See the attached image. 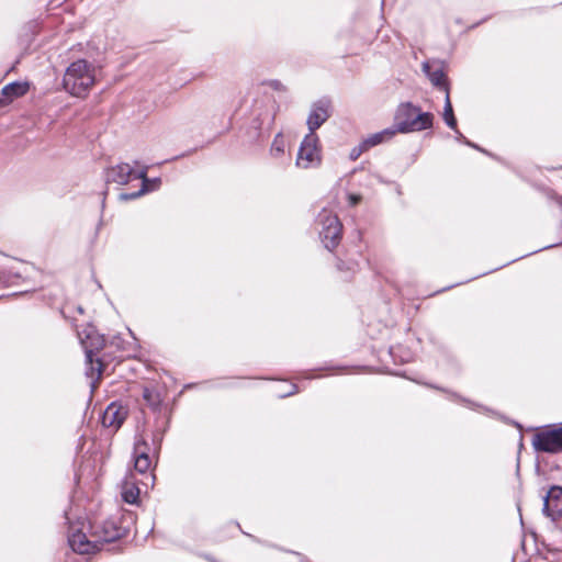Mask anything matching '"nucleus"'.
Masks as SVG:
<instances>
[{"mask_svg": "<svg viewBox=\"0 0 562 562\" xmlns=\"http://www.w3.org/2000/svg\"><path fill=\"white\" fill-rule=\"evenodd\" d=\"M434 114L422 112V109L411 102L401 103L395 112L396 133L420 132L431 128Z\"/></svg>", "mask_w": 562, "mask_h": 562, "instance_id": "f257e3e1", "label": "nucleus"}, {"mask_svg": "<svg viewBox=\"0 0 562 562\" xmlns=\"http://www.w3.org/2000/svg\"><path fill=\"white\" fill-rule=\"evenodd\" d=\"M93 71L92 65L85 59L71 63L64 75V88L72 95H85L94 83Z\"/></svg>", "mask_w": 562, "mask_h": 562, "instance_id": "f03ea898", "label": "nucleus"}, {"mask_svg": "<svg viewBox=\"0 0 562 562\" xmlns=\"http://www.w3.org/2000/svg\"><path fill=\"white\" fill-rule=\"evenodd\" d=\"M132 522L131 515L111 516L102 522H91L92 536L98 542H113L128 533Z\"/></svg>", "mask_w": 562, "mask_h": 562, "instance_id": "7ed1b4c3", "label": "nucleus"}, {"mask_svg": "<svg viewBox=\"0 0 562 562\" xmlns=\"http://www.w3.org/2000/svg\"><path fill=\"white\" fill-rule=\"evenodd\" d=\"M317 223L322 227L319 231L322 243L326 249L331 251L340 243L342 224L336 214L325 209L319 212Z\"/></svg>", "mask_w": 562, "mask_h": 562, "instance_id": "20e7f679", "label": "nucleus"}, {"mask_svg": "<svg viewBox=\"0 0 562 562\" xmlns=\"http://www.w3.org/2000/svg\"><path fill=\"white\" fill-rule=\"evenodd\" d=\"M87 361V375L91 379L94 376L97 380L101 376L103 364L99 358L94 359L95 353L104 347V338L95 333L87 334L86 339H82Z\"/></svg>", "mask_w": 562, "mask_h": 562, "instance_id": "39448f33", "label": "nucleus"}, {"mask_svg": "<svg viewBox=\"0 0 562 562\" xmlns=\"http://www.w3.org/2000/svg\"><path fill=\"white\" fill-rule=\"evenodd\" d=\"M322 162L318 137L315 133H308L303 138L296 157V166L308 169L318 167Z\"/></svg>", "mask_w": 562, "mask_h": 562, "instance_id": "423d86ee", "label": "nucleus"}, {"mask_svg": "<svg viewBox=\"0 0 562 562\" xmlns=\"http://www.w3.org/2000/svg\"><path fill=\"white\" fill-rule=\"evenodd\" d=\"M532 446L539 452H562V427L537 432L533 436Z\"/></svg>", "mask_w": 562, "mask_h": 562, "instance_id": "0eeeda50", "label": "nucleus"}, {"mask_svg": "<svg viewBox=\"0 0 562 562\" xmlns=\"http://www.w3.org/2000/svg\"><path fill=\"white\" fill-rule=\"evenodd\" d=\"M542 513L552 521L562 519V486L552 485L550 490L542 496Z\"/></svg>", "mask_w": 562, "mask_h": 562, "instance_id": "6e6552de", "label": "nucleus"}, {"mask_svg": "<svg viewBox=\"0 0 562 562\" xmlns=\"http://www.w3.org/2000/svg\"><path fill=\"white\" fill-rule=\"evenodd\" d=\"M331 103L328 99H321L313 103L306 124L308 133H315L330 116Z\"/></svg>", "mask_w": 562, "mask_h": 562, "instance_id": "1a4fd4ad", "label": "nucleus"}, {"mask_svg": "<svg viewBox=\"0 0 562 562\" xmlns=\"http://www.w3.org/2000/svg\"><path fill=\"white\" fill-rule=\"evenodd\" d=\"M135 171L130 164L121 162L114 167H110L105 170V182L108 184L115 183L119 186L127 184L132 179H135Z\"/></svg>", "mask_w": 562, "mask_h": 562, "instance_id": "9d476101", "label": "nucleus"}, {"mask_svg": "<svg viewBox=\"0 0 562 562\" xmlns=\"http://www.w3.org/2000/svg\"><path fill=\"white\" fill-rule=\"evenodd\" d=\"M126 417L127 411L121 404L113 402L103 412L101 422L103 427L116 431L123 425Z\"/></svg>", "mask_w": 562, "mask_h": 562, "instance_id": "9b49d317", "label": "nucleus"}, {"mask_svg": "<svg viewBox=\"0 0 562 562\" xmlns=\"http://www.w3.org/2000/svg\"><path fill=\"white\" fill-rule=\"evenodd\" d=\"M68 543L79 554H88L99 549L97 540H89L86 533L79 529H74V527L69 528Z\"/></svg>", "mask_w": 562, "mask_h": 562, "instance_id": "f8f14e48", "label": "nucleus"}, {"mask_svg": "<svg viewBox=\"0 0 562 562\" xmlns=\"http://www.w3.org/2000/svg\"><path fill=\"white\" fill-rule=\"evenodd\" d=\"M135 179L142 180V187L138 191L133 193H120L119 199L120 201H130L135 200L139 198L140 195L155 191L159 189L161 184L160 178H148L147 177V168H144L143 170L138 171L137 175H135Z\"/></svg>", "mask_w": 562, "mask_h": 562, "instance_id": "ddd939ff", "label": "nucleus"}, {"mask_svg": "<svg viewBox=\"0 0 562 562\" xmlns=\"http://www.w3.org/2000/svg\"><path fill=\"white\" fill-rule=\"evenodd\" d=\"M423 71L428 77L430 82L438 89L450 92L448 78L445 74L443 67L436 63L425 61L423 63Z\"/></svg>", "mask_w": 562, "mask_h": 562, "instance_id": "4468645a", "label": "nucleus"}, {"mask_svg": "<svg viewBox=\"0 0 562 562\" xmlns=\"http://www.w3.org/2000/svg\"><path fill=\"white\" fill-rule=\"evenodd\" d=\"M278 110L279 105L273 99L268 100L267 109L263 112H260L258 105L256 104V128L270 131L274 123Z\"/></svg>", "mask_w": 562, "mask_h": 562, "instance_id": "2eb2a0df", "label": "nucleus"}, {"mask_svg": "<svg viewBox=\"0 0 562 562\" xmlns=\"http://www.w3.org/2000/svg\"><path fill=\"white\" fill-rule=\"evenodd\" d=\"M27 90V82L14 81L4 86L1 91L4 100H0V104L12 102L14 99L24 95Z\"/></svg>", "mask_w": 562, "mask_h": 562, "instance_id": "dca6fc26", "label": "nucleus"}, {"mask_svg": "<svg viewBox=\"0 0 562 562\" xmlns=\"http://www.w3.org/2000/svg\"><path fill=\"white\" fill-rule=\"evenodd\" d=\"M396 134V130L394 127L385 128L381 132L374 133L362 140L363 146L367 149L374 147L379 144H382L389 139H391Z\"/></svg>", "mask_w": 562, "mask_h": 562, "instance_id": "f3484780", "label": "nucleus"}, {"mask_svg": "<svg viewBox=\"0 0 562 562\" xmlns=\"http://www.w3.org/2000/svg\"><path fill=\"white\" fill-rule=\"evenodd\" d=\"M139 497V488L133 482H124L122 487V498L125 503L136 504Z\"/></svg>", "mask_w": 562, "mask_h": 562, "instance_id": "a211bd4d", "label": "nucleus"}, {"mask_svg": "<svg viewBox=\"0 0 562 562\" xmlns=\"http://www.w3.org/2000/svg\"><path fill=\"white\" fill-rule=\"evenodd\" d=\"M443 121L453 131H457V119L453 113V108L450 100L449 91H447L443 106Z\"/></svg>", "mask_w": 562, "mask_h": 562, "instance_id": "6ab92c4d", "label": "nucleus"}, {"mask_svg": "<svg viewBox=\"0 0 562 562\" xmlns=\"http://www.w3.org/2000/svg\"><path fill=\"white\" fill-rule=\"evenodd\" d=\"M143 398L147 403V405L154 409L157 411L160 407L161 398L159 393L150 387H144L143 389Z\"/></svg>", "mask_w": 562, "mask_h": 562, "instance_id": "aec40b11", "label": "nucleus"}, {"mask_svg": "<svg viewBox=\"0 0 562 562\" xmlns=\"http://www.w3.org/2000/svg\"><path fill=\"white\" fill-rule=\"evenodd\" d=\"M151 467V460L149 456H145L144 452L134 456V468L137 472L145 474Z\"/></svg>", "mask_w": 562, "mask_h": 562, "instance_id": "412c9836", "label": "nucleus"}, {"mask_svg": "<svg viewBox=\"0 0 562 562\" xmlns=\"http://www.w3.org/2000/svg\"><path fill=\"white\" fill-rule=\"evenodd\" d=\"M285 140L281 133H278L272 142L270 153L274 157H279L284 154Z\"/></svg>", "mask_w": 562, "mask_h": 562, "instance_id": "4be33fe9", "label": "nucleus"}, {"mask_svg": "<svg viewBox=\"0 0 562 562\" xmlns=\"http://www.w3.org/2000/svg\"><path fill=\"white\" fill-rule=\"evenodd\" d=\"M140 452H144L145 456H149L150 447L145 438L138 437L136 438L134 442V456L140 454Z\"/></svg>", "mask_w": 562, "mask_h": 562, "instance_id": "5701e85b", "label": "nucleus"}, {"mask_svg": "<svg viewBox=\"0 0 562 562\" xmlns=\"http://www.w3.org/2000/svg\"><path fill=\"white\" fill-rule=\"evenodd\" d=\"M22 271L16 270L14 268H8L0 272L1 280L3 279L4 282H10L13 279H20L22 278Z\"/></svg>", "mask_w": 562, "mask_h": 562, "instance_id": "b1692460", "label": "nucleus"}, {"mask_svg": "<svg viewBox=\"0 0 562 562\" xmlns=\"http://www.w3.org/2000/svg\"><path fill=\"white\" fill-rule=\"evenodd\" d=\"M368 150L366 146H363V143L361 142L358 146L353 147L350 150L349 158L351 160H357L363 151Z\"/></svg>", "mask_w": 562, "mask_h": 562, "instance_id": "393cba45", "label": "nucleus"}, {"mask_svg": "<svg viewBox=\"0 0 562 562\" xmlns=\"http://www.w3.org/2000/svg\"><path fill=\"white\" fill-rule=\"evenodd\" d=\"M263 85H267L268 87H270L271 89H273L276 91H285L284 85L280 80H277V79L267 80L263 82Z\"/></svg>", "mask_w": 562, "mask_h": 562, "instance_id": "a878e982", "label": "nucleus"}, {"mask_svg": "<svg viewBox=\"0 0 562 562\" xmlns=\"http://www.w3.org/2000/svg\"><path fill=\"white\" fill-rule=\"evenodd\" d=\"M161 441H162V432L155 431L154 435H153V445H154L155 450L157 452L160 450Z\"/></svg>", "mask_w": 562, "mask_h": 562, "instance_id": "bb28decb", "label": "nucleus"}, {"mask_svg": "<svg viewBox=\"0 0 562 562\" xmlns=\"http://www.w3.org/2000/svg\"><path fill=\"white\" fill-rule=\"evenodd\" d=\"M361 199L362 198L359 194H353V193L348 194V202H349L350 206H356L357 204H359Z\"/></svg>", "mask_w": 562, "mask_h": 562, "instance_id": "cd10ccee", "label": "nucleus"}, {"mask_svg": "<svg viewBox=\"0 0 562 562\" xmlns=\"http://www.w3.org/2000/svg\"><path fill=\"white\" fill-rule=\"evenodd\" d=\"M464 144L470 146V147H472V148H475V149L486 154V150L482 149L480 146H477L476 144L470 142L469 139H465Z\"/></svg>", "mask_w": 562, "mask_h": 562, "instance_id": "c85d7f7f", "label": "nucleus"}, {"mask_svg": "<svg viewBox=\"0 0 562 562\" xmlns=\"http://www.w3.org/2000/svg\"><path fill=\"white\" fill-rule=\"evenodd\" d=\"M296 392H297V386L295 384H291V390L280 396L281 397L290 396Z\"/></svg>", "mask_w": 562, "mask_h": 562, "instance_id": "c756f323", "label": "nucleus"}, {"mask_svg": "<svg viewBox=\"0 0 562 562\" xmlns=\"http://www.w3.org/2000/svg\"><path fill=\"white\" fill-rule=\"evenodd\" d=\"M454 132L457 134V140L464 143V140L467 139L464 135L458 128Z\"/></svg>", "mask_w": 562, "mask_h": 562, "instance_id": "7c9ffc66", "label": "nucleus"}]
</instances>
